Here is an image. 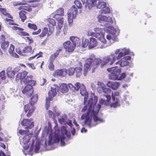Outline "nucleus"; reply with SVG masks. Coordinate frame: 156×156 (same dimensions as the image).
Here are the masks:
<instances>
[{"mask_svg":"<svg viewBox=\"0 0 156 156\" xmlns=\"http://www.w3.org/2000/svg\"><path fill=\"white\" fill-rule=\"evenodd\" d=\"M97 101V97L94 96V100L93 98H90L87 105L85 106L81 111L82 112H84L87 110V112L82 115L81 119H85L84 123L89 128L104 122L102 119L99 118L97 116L101 108V105L99 104L97 106H95Z\"/></svg>","mask_w":156,"mask_h":156,"instance_id":"f257e3e1","label":"nucleus"},{"mask_svg":"<svg viewBox=\"0 0 156 156\" xmlns=\"http://www.w3.org/2000/svg\"><path fill=\"white\" fill-rule=\"evenodd\" d=\"M84 60H86L87 62L84 66V75H87V72L91 68L94 70L97 68L101 63V66L106 65L108 66L112 65L116 61V56L114 55H110L103 58L102 60L100 58H96L95 55H92L87 59L84 58H82Z\"/></svg>","mask_w":156,"mask_h":156,"instance_id":"f03ea898","label":"nucleus"},{"mask_svg":"<svg viewBox=\"0 0 156 156\" xmlns=\"http://www.w3.org/2000/svg\"><path fill=\"white\" fill-rule=\"evenodd\" d=\"M67 135V132L66 128L63 126L61 128V134H58L55 132V136L53 137L51 135H49V140L48 141V145H52L54 143L58 142L60 140L61 145L64 146L65 144L64 140L65 139L66 136Z\"/></svg>","mask_w":156,"mask_h":156,"instance_id":"7ed1b4c3","label":"nucleus"},{"mask_svg":"<svg viewBox=\"0 0 156 156\" xmlns=\"http://www.w3.org/2000/svg\"><path fill=\"white\" fill-rule=\"evenodd\" d=\"M107 70L110 72L109 74V78L110 79L113 80H119V75L121 73V69L117 66L112 67L107 69Z\"/></svg>","mask_w":156,"mask_h":156,"instance_id":"20e7f679","label":"nucleus"},{"mask_svg":"<svg viewBox=\"0 0 156 156\" xmlns=\"http://www.w3.org/2000/svg\"><path fill=\"white\" fill-rule=\"evenodd\" d=\"M78 13L77 9L74 6H73L67 13V19L68 22V26L71 27L73 25V19L76 17Z\"/></svg>","mask_w":156,"mask_h":156,"instance_id":"39448f33","label":"nucleus"},{"mask_svg":"<svg viewBox=\"0 0 156 156\" xmlns=\"http://www.w3.org/2000/svg\"><path fill=\"white\" fill-rule=\"evenodd\" d=\"M34 50V49L32 50V47L30 46H27L23 49L22 51L23 53L26 54V55H30L33 52L35 54L34 56L31 57L29 58V60H31L36 57H37V58L41 56L42 55V53L41 51H39L38 53H35Z\"/></svg>","mask_w":156,"mask_h":156,"instance_id":"423d86ee","label":"nucleus"},{"mask_svg":"<svg viewBox=\"0 0 156 156\" xmlns=\"http://www.w3.org/2000/svg\"><path fill=\"white\" fill-rule=\"evenodd\" d=\"M58 120L59 123L62 125H66L67 124L70 127H72L73 126L71 121L68 119L66 115L65 114H62L61 116L58 117Z\"/></svg>","mask_w":156,"mask_h":156,"instance_id":"0eeeda50","label":"nucleus"},{"mask_svg":"<svg viewBox=\"0 0 156 156\" xmlns=\"http://www.w3.org/2000/svg\"><path fill=\"white\" fill-rule=\"evenodd\" d=\"M20 69V66L17 67L13 69L10 67L8 68L6 70L7 76L10 78H13L16 73H18Z\"/></svg>","mask_w":156,"mask_h":156,"instance_id":"6e6552de","label":"nucleus"},{"mask_svg":"<svg viewBox=\"0 0 156 156\" xmlns=\"http://www.w3.org/2000/svg\"><path fill=\"white\" fill-rule=\"evenodd\" d=\"M63 45L66 51L72 52L74 50L76 47L70 41H67L63 43Z\"/></svg>","mask_w":156,"mask_h":156,"instance_id":"1a4fd4ad","label":"nucleus"},{"mask_svg":"<svg viewBox=\"0 0 156 156\" xmlns=\"http://www.w3.org/2000/svg\"><path fill=\"white\" fill-rule=\"evenodd\" d=\"M48 22L47 25L49 28V31L48 33L47 36H49L52 33L54 28V26H56V22L55 20L52 18H49L47 20Z\"/></svg>","mask_w":156,"mask_h":156,"instance_id":"9d476101","label":"nucleus"},{"mask_svg":"<svg viewBox=\"0 0 156 156\" xmlns=\"http://www.w3.org/2000/svg\"><path fill=\"white\" fill-rule=\"evenodd\" d=\"M119 92L117 91H115L114 92H112V97L114 102L112 103L111 105V107L115 108L118 106L119 105V100L117 98H115V96H118L119 95Z\"/></svg>","mask_w":156,"mask_h":156,"instance_id":"9b49d317","label":"nucleus"},{"mask_svg":"<svg viewBox=\"0 0 156 156\" xmlns=\"http://www.w3.org/2000/svg\"><path fill=\"white\" fill-rule=\"evenodd\" d=\"M58 89V87L56 84H54L51 87V90L48 93V99L51 100L56 95V90Z\"/></svg>","mask_w":156,"mask_h":156,"instance_id":"f8f14e48","label":"nucleus"},{"mask_svg":"<svg viewBox=\"0 0 156 156\" xmlns=\"http://www.w3.org/2000/svg\"><path fill=\"white\" fill-rule=\"evenodd\" d=\"M21 124L22 126H26L25 129H31L34 126V122L31 119H24Z\"/></svg>","mask_w":156,"mask_h":156,"instance_id":"ddd939ff","label":"nucleus"},{"mask_svg":"<svg viewBox=\"0 0 156 156\" xmlns=\"http://www.w3.org/2000/svg\"><path fill=\"white\" fill-rule=\"evenodd\" d=\"M32 134H27L22 139L21 143L23 144L25 146H23V147L24 149L27 150L28 149L29 144H28L30 140L32 137Z\"/></svg>","mask_w":156,"mask_h":156,"instance_id":"4468645a","label":"nucleus"},{"mask_svg":"<svg viewBox=\"0 0 156 156\" xmlns=\"http://www.w3.org/2000/svg\"><path fill=\"white\" fill-rule=\"evenodd\" d=\"M24 109L26 113L28 112L27 116L29 117L31 115L33 112L35 110V107L33 105L29 104L24 106Z\"/></svg>","mask_w":156,"mask_h":156,"instance_id":"2eb2a0df","label":"nucleus"},{"mask_svg":"<svg viewBox=\"0 0 156 156\" xmlns=\"http://www.w3.org/2000/svg\"><path fill=\"white\" fill-rule=\"evenodd\" d=\"M98 18L99 22L101 23L105 22L112 23L113 22L112 19L111 17H107L101 14L98 15Z\"/></svg>","mask_w":156,"mask_h":156,"instance_id":"dca6fc26","label":"nucleus"},{"mask_svg":"<svg viewBox=\"0 0 156 156\" xmlns=\"http://www.w3.org/2000/svg\"><path fill=\"white\" fill-rule=\"evenodd\" d=\"M23 93L27 96H30L33 92V87L29 85H26L24 88H22Z\"/></svg>","mask_w":156,"mask_h":156,"instance_id":"f3484780","label":"nucleus"},{"mask_svg":"<svg viewBox=\"0 0 156 156\" xmlns=\"http://www.w3.org/2000/svg\"><path fill=\"white\" fill-rule=\"evenodd\" d=\"M131 57L130 56H127L124 57L119 61H118L115 63V64H119L121 67H124L127 66L129 64V62L127 60H130Z\"/></svg>","mask_w":156,"mask_h":156,"instance_id":"a211bd4d","label":"nucleus"},{"mask_svg":"<svg viewBox=\"0 0 156 156\" xmlns=\"http://www.w3.org/2000/svg\"><path fill=\"white\" fill-rule=\"evenodd\" d=\"M80 94L82 96H84V105H86L87 103V98L88 97V93L86 91V90L85 86L83 84H82L81 87H80Z\"/></svg>","mask_w":156,"mask_h":156,"instance_id":"6ab92c4d","label":"nucleus"},{"mask_svg":"<svg viewBox=\"0 0 156 156\" xmlns=\"http://www.w3.org/2000/svg\"><path fill=\"white\" fill-rule=\"evenodd\" d=\"M121 50L120 51L117 56V59H119L123 56L130 54V50L126 48H124Z\"/></svg>","mask_w":156,"mask_h":156,"instance_id":"aec40b11","label":"nucleus"},{"mask_svg":"<svg viewBox=\"0 0 156 156\" xmlns=\"http://www.w3.org/2000/svg\"><path fill=\"white\" fill-rule=\"evenodd\" d=\"M108 87H111L113 90H117L120 85V83L118 82L108 81L107 84Z\"/></svg>","mask_w":156,"mask_h":156,"instance_id":"412c9836","label":"nucleus"},{"mask_svg":"<svg viewBox=\"0 0 156 156\" xmlns=\"http://www.w3.org/2000/svg\"><path fill=\"white\" fill-rule=\"evenodd\" d=\"M83 4L85 2V9H90L93 6L95 5L94 2L93 0H81Z\"/></svg>","mask_w":156,"mask_h":156,"instance_id":"4be33fe9","label":"nucleus"},{"mask_svg":"<svg viewBox=\"0 0 156 156\" xmlns=\"http://www.w3.org/2000/svg\"><path fill=\"white\" fill-rule=\"evenodd\" d=\"M89 49H90L96 47L98 45V42L96 39L93 37L90 38L89 39Z\"/></svg>","mask_w":156,"mask_h":156,"instance_id":"5701e85b","label":"nucleus"},{"mask_svg":"<svg viewBox=\"0 0 156 156\" xmlns=\"http://www.w3.org/2000/svg\"><path fill=\"white\" fill-rule=\"evenodd\" d=\"M66 75V72L64 71L62 69H57L56 70L53 74L55 77L58 76L63 77Z\"/></svg>","mask_w":156,"mask_h":156,"instance_id":"b1692460","label":"nucleus"},{"mask_svg":"<svg viewBox=\"0 0 156 156\" xmlns=\"http://www.w3.org/2000/svg\"><path fill=\"white\" fill-rule=\"evenodd\" d=\"M70 40L72 41V43L75 45V47L80 46L81 41L79 38L76 37L72 36L70 37Z\"/></svg>","mask_w":156,"mask_h":156,"instance_id":"393cba45","label":"nucleus"},{"mask_svg":"<svg viewBox=\"0 0 156 156\" xmlns=\"http://www.w3.org/2000/svg\"><path fill=\"white\" fill-rule=\"evenodd\" d=\"M95 35L94 37L98 38L99 40L103 44H105L106 43V41L105 38L104 36L102 33H95Z\"/></svg>","mask_w":156,"mask_h":156,"instance_id":"a878e982","label":"nucleus"},{"mask_svg":"<svg viewBox=\"0 0 156 156\" xmlns=\"http://www.w3.org/2000/svg\"><path fill=\"white\" fill-rule=\"evenodd\" d=\"M105 25L106 27H108V29L107 30L109 32L110 34H112L113 35H117L115 33L117 30L115 28L112 26H109L108 27V26L109 24L108 23H105Z\"/></svg>","mask_w":156,"mask_h":156,"instance_id":"bb28decb","label":"nucleus"},{"mask_svg":"<svg viewBox=\"0 0 156 156\" xmlns=\"http://www.w3.org/2000/svg\"><path fill=\"white\" fill-rule=\"evenodd\" d=\"M105 97L106 98V101L105 99H101L100 101V103L101 104L104 103L105 105H109L110 100L111 99V96L110 95H105Z\"/></svg>","mask_w":156,"mask_h":156,"instance_id":"cd10ccee","label":"nucleus"},{"mask_svg":"<svg viewBox=\"0 0 156 156\" xmlns=\"http://www.w3.org/2000/svg\"><path fill=\"white\" fill-rule=\"evenodd\" d=\"M80 66L75 68V71L76 72V76L77 77H79L82 75V66L81 62L79 63Z\"/></svg>","mask_w":156,"mask_h":156,"instance_id":"c85d7f7f","label":"nucleus"},{"mask_svg":"<svg viewBox=\"0 0 156 156\" xmlns=\"http://www.w3.org/2000/svg\"><path fill=\"white\" fill-rule=\"evenodd\" d=\"M28 73L25 71H23L22 73H19L16 76V80H22L26 78Z\"/></svg>","mask_w":156,"mask_h":156,"instance_id":"c756f323","label":"nucleus"},{"mask_svg":"<svg viewBox=\"0 0 156 156\" xmlns=\"http://www.w3.org/2000/svg\"><path fill=\"white\" fill-rule=\"evenodd\" d=\"M94 5L96 6L98 9H100L104 8L106 6V2H104L103 0H101L98 1Z\"/></svg>","mask_w":156,"mask_h":156,"instance_id":"7c9ffc66","label":"nucleus"},{"mask_svg":"<svg viewBox=\"0 0 156 156\" xmlns=\"http://www.w3.org/2000/svg\"><path fill=\"white\" fill-rule=\"evenodd\" d=\"M106 38L108 41L110 43L112 44L116 40L117 35H108L107 36Z\"/></svg>","mask_w":156,"mask_h":156,"instance_id":"2f4dec72","label":"nucleus"},{"mask_svg":"<svg viewBox=\"0 0 156 156\" xmlns=\"http://www.w3.org/2000/svg\"><path fill=\"white\" fill-rule=\"evenodd\" d=\"M58 21V27L57 29L60 30L63 26L64 23L63 18L62 17H58L57 19Z\"/></svg>","mask_w":156,"mask_h":156,"instance_id":"473e14b6","label":"nucleus"},{"mask_svg":"<svg viewBox=\"0 0 156 156\" xmlns=\"http://www.w3.org/2000/svg\"><path fill=\"white\" fill-rule=\"evenodd\" d=\"M27 13V12L24 11L22 10L19 13L20 17L23 22H24L26 19V15Z\"/></svg>","mask_w":156,"mask_h":156,"instance_id":"72a5a7b5","label":"nucleus"},{"mask_svg":"<svg viewBox=\"0 0 156 156\" xmlns=\"http://www.w3.org/2000/svg\"><path fill=\"white\" fill-rule=\"evenodd\" d=\"M1 44V47L3 51H6L7 48L9 46V41H5L3 42H2V43Z\"/></svg>","mask_w":156,"mask_h":156,"instance_id":"f704fd0d","label":"nucleus"},{"mask_svg":"<svg viewBox=\"0 0 156 156\" xmlns=\"http://www.w3.org/2000/svg\"><path fill=\"white\" fill-rule=\"evenodd\" d=\"M60 90L63 93L67 92L68 90V88L66 84L62 83L60 86Z\"/></svg>","mask_w":156,"mask_h":156,"instance_id":"c9c22d12","label":"nucleus"},{"mask_svg":"<svg viewBox=\"0 0 156 156\" xmlns=\"http://www.w3.org/2000/svg\"><path fill=\"white\" fill-rule=\"evenodd\" d=\"M38 99V95L37 94L34 95L30 101V104L33 105L35 104L37 101Z\"/></svg>","mask_w":156,"mask_h":156,"instance_id":"e433bc0d","label":"nucleus"},{"mask_svg":"<svg viewBox=\"0 0 156 156\" xmlns=\"http://www.w3.org/2000/svg\"><path fill=\"white\" fill-rule=\"evenodd\" d=\"M110 12V10L108 7H106V6L102 9H101L99 12V13L101 14L103 13L106 14L109 13Z\"/></svg>","mask_w":156,"mask_h":156,"instance_id":"4c0bfd02","label":"nucleus"},{"mask_svg":"<svg viewBox=\"0 0 156 156\" xmlns=\"http://www.w3.org/2000/svg\"><path fill=\"white\" fill-rule=\"evenodd\" d=\"M1 12L5 16H6L8 17V18L12 19L13 17L12 16H11L10 14H9V13L7 12L5 8H1Z\"/></svg>","mask_w":156,"mask_h":156,"instance_id":"58836bf2","label":"nucleus"},{"mask_svg":"<svg viewBox=\"0 0 156 156\" xmlns=\"http://www.w3.org/2000/svg\"><path fill=\"white\" fill-rule=\"evenodd\" d=\"M64 12V10L63 8H59L56 10L57 14L55 15L53 17L57 19V17L58 15L63 16Z\"/></svg>","mask_w":156,"mask_h":156,"instance_id":"ea45409f","label":"nucleus"},{"mask_svg":"<svg viewBox=\"0 0 156 156\" xmlns=\"http://www.w3.org/2000/svg\"><path fill=\"white\" fill-rule=\"evenodd\" d=\"M33 76L32 75L28 76L23 80V82L24 84L27 85L29 83V82L32 80Z\"/></svg>","mask_w":156,"mask_h":156,"instance_id":"a19ab883","label":"nucleus"},{"mask_svg":"<svg viewBox=\"0 0 156 156\" xmlns=\"http://www.w3.org/2000/svg\"><path fill=\"white\" fill-rule=\"evenodd\" d=\"M62 51L61 49H59L56 51L54 54L52 55L51 56V61L55 60V58L58 55L60 52Z\"/></svg>","mask_w":156,"mask_h":156,"instance_id":"79ce46f5","label":"nucleus"},{"mask_svg":"<svg viewBox=\"0 0 156 156\" xmlns=\"http://www.w3.org/2000/svg\"><path fill=\"white\" fill-rule=\"evenodd\" d=\"M75 71V69L74 68H70L67 70L66 69L65 71V72H66V74L68 73L69 76L73 75Z\"/></svg>","mask_w":156,"mask_h":156,"instance_id":"37998d69","label":"nucleus"},{"mask_svg":"<svg viewBox=\"0 0 156 156\" xmlns=\"http://www.w3.org/2000/svg\"><path fill=\"white\" fill-rule=\"evenodd\" d=\"M48 29L47 28L45 27L44 28L41 34L39 35V36L40 37H43L45 36L47 34Z\"/></svg>","mask_w":156,"mask_h":156,"instance_id":"c03bdc74","label":"nucleus"},{"mask_svg":"<svg viewBox=\"0 0 156 156\" xmlns=\"http://www.w3.org/2000/svg\"><path fill=\"white\" fill-rule=\"evenodd\" d=\"M89 39H85L82 40V47L83 48L86 47L88 45L89 46Z\"/></svg>","mask_w":156,"mask_h":156,"instance_id":"a18cd8bd","label":"nucleus"},{"mask_svg":"<svg viewBox=\"0 0 156 156\" xmlns=\"http://www.w3.org/2000/svg\"><path fill=\"white\" fill-rule=\"evenodd\" d=\"M28 26L30 28L34 30H37V26L34 24L28 23Z\"/></svg>","mask_w":156,"mask_h":156,"instance_id":"49530a36","label":"nucleus"},{"mask_svg":"<svg viewBox=\"0 0 156 156\" xmlns=\"http://www.w3.org/2000/svg\"><path fill=\"white\" fill-rule=\"evenodd\" d=\"M74 3L78 8L79 9L81 8L82 7V5L80 1L78 0H76Z\"/></svg>","mask_w":156,"mask_h":156,"instance_id":"de8ad7c7","label":"nucleus"},{"mask_svg":"<svg viewBox=\"0 0 156 156\" xmlns=\"http://www.w3.org/2000/svg\"><path fill=\"white\" fill-rule=\"evenodd\" d=\"M102 91L105 93L108 94L111 91L110 89L106 87L105 86L101 89Z\"/></svg>","mask_w":156,"mask_h":156,"instance_id":"09e8293b","label":"nucleus"},{"mask_svg":"<svg viewBox=\"0 0 156 156\" xmlns=\"http://www.w3.org/2000/svg\"><path fill=\"white\" fill-rule=\"evenodd\" d=\"M14 46L12 44H10L9 48V53L10 55H11L14 52Z\"/></svg>","mask_w":156,"mask_h":156,"instance_id":"8fccbe9b","label":"nucleus"},{"mask_svg":"<svg viewBox=\"0 0 156 156\" xmlns=\"http://www.w3.org/2000/svg\"><path fill=\"white\" fill-rule=\"evenodd\" d=\"M47 97H46V104L45 105V107L47 110L48 108V107L50 106V102L49 101V100Z\"/></svg>","mask_w":156,"mask_h":156,"instance_id":"3c124183","label":"nucleus"},{"mask_svg":"<svg viewBox=\"0 0 156 156\" xmlns=\"http://www.w3.org/2000/svg\"><path fill=\"white\" fill-rule=\"evenodd\" d=\"M82 84H81L79 83H76L75 84L74 88H75V91H77L79 90L80 87H81V85Z\"/></svg>","mask_w":156,"mask_h":156,"instance_id":"603ef678","label":"nucleus"},{"mask_svg":"<svg viewBox=\"0 0 156 156\" xmlns=\"http://www.w3.org/2000/svg\"><path fill=\"white\" fill-rule=\"evenodd\" d=\"M36 83V81L32 80H31L30 81L29 83H28V84L26 85H29L33 87V86L35 85Z\"/></svg>","mask_w":156,"mask_h":156,"instance_id":"864d4df0","label":"nucleus"},{"mask_svg":"<svg viewBox=\"0 0 156 156\" xmlns=\"http://www.w3.org/2000/svg\"><path fill=\"white\" fill-rule=\"evenodd\" d=\"M28 131V130H23L20 129L19 130V133L21 135H23L27 133Z\"/></svg>","mask_w":156,"mask_h":156,"instance_id":"5fc2aeb1","label":"nucleus"},{"mask_svg":"<svg viewBox=\"0 0 156 156\" xmlns=\"http://www.w3.org/2000/svg\"><path fill=\"white\" fill-rule=\"evenodd\" d=\"M94 30L95 32V33H102V31H103L102 29L99 27L94 28Z\"/></svg>","mask_w":156,"mask_h":156,"instance_id":"6e6d98bb","label":"nucleus"},{"mask_svg":"<svg viewBox=\"0 0 156 156\" xmlns=\"http://www.w3.org/2000/svg\"><path fill=\"white\" fill-rule=\"evenodd\" d=\"M52 61L51 60V61L50 62V63L48 66V68L50 70H53L54 69V66L52 62H51Z\"/></svg>","mask_w":156,"mask_h":156,"instance_id":"4d7b16f0","label":"nucleus"},{"mask_svg":"<svg viewBox=\"0 0 156 156\" xmlns=\"http://www.w3.org/2000/svg\"><path fill=\"white\" fill-rule=\"evenodd\" d=\"M0 77L2 80H4L5 78V71H2L0 73Z\"/></svg>","mask_w":156,"mask_h":156,"instance_id":"13d9d810","label":"nucleus"},{"mask_svg":"<svg viewBox=\"0 0 156 156\" xmlns=\"http://www.w3.org/2000/svg\"><path fill=\"white\" fill-rule=\"evenodd\" d=\"M68 86L69 88L73 91H75V88H74V86L71 83H69L68 84Z\"/></svg>","mask_w":156,"mask_h":156,"instance_id":"bf43d9fd","label":"nucleus"},{"mask_svg":"<svg viewBox=\"0 0 156 156\" xmlns=\"http://www.w3.org/2000/svg\"><path fill=\"white\" fill-rule=\"evenodd\" d=\"M68 86L69 88L73 91H75V88H74V86L71 83H69L68 84Z\"/></svg>","mask_w":156,"mask_h":156,"instance_id":"052dcab7","label":"nucleus"},{"mask_svg":"<svg viewBox=\"0 0 156 156\" xmlns=\"http://www.w3.org/2000/svg\"><path fill=\"white\" fill-rule=\"evenodd\" d=\"M5 36L3 34L0 37V43L1 44L3 42L5 41Z\"/></svg>","mask_w":156,"mask_h":156,"instance_id":"680f3d73","label":"nucleus"},{"mask_svg":"<svg viewBox=\"0 0 156 156\" xmlns=\"http://www.w3.org/2000/svg\"><path fill=\"white\" fill-rule=\"evenodd\" d=\"M87 34L89 36H92L94 37L95 36V33L93 32H91L90 31H87Z\"/></svg>","mask_w":156,"mask_h":156,"instance_id":"e2e57ef3","label":"nucleus"},{"mask_svg":"<svg viewBox=\"0 0 156 156\" xmlns=\"http://www.w3.org/2000/svg\"><path fill=\"white\" fill-rule=\"evenodd\" d=\"M121 50V49H116L115 52V53L112 54L111 55H114L116 56V59H117V55L118 54H119V53L120 52V51Z\"/></svg>","mask_w":156,"mask_h":156,"instance_id":"0e129e2a","label":"nucleus"},{"mask_svg":"<svg viewBox=\"0 0 156 156\" xmlns=\"http://www.w3.org/2000/svg\"><path fill=\"white\" fill-rule=\"evenodd\" d=\"M40 149V145L39 144H37L35 146L34 150V151L36 153H37Z\"/></svg>","mask_w":156,"mask_h":156,"instance_id":"69168bd1","label":"nucleus"},{"mask_svg":"<svg viewBox=\"0 0 156 156\" xmlns=\"http://www.w3.org/2000/svg\"><path fill=\"white\" fill-rule=\"evenodd\" d=\"M41 31V30L40 29H38V30L36 32H33L32 33L33 35H37L40 34Z\"/></svg>","mask_w":156,"mask_h":156,"instance_id":"338daca9","label":"nucleus"},{"mask_svg":"<svg viewBox=\"0 0 156 156\" xmlns=\"http://www.w3.org/2000/svg\"><path fill=\"white\" fill-rule=\"evenodd\" d=\"M126 76V73H123L121 74V76L120 77H119V78L118 80H121L123 78H124Z\"/></svg>","mask_w":156,"mask_h":156,"instance_id":"774afa93","label":"nucleus"}]
</instances>
